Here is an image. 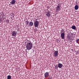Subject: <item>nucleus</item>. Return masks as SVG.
Segmentation results:
<instances>
[{"label": "nucleus", "mask_w": 79, "mask_h": 79, "mask_svg": "<svg viewBox=\"0 0 79 79\" xmlns=\"http://www.w3.org/2000/svg\"><path fill=\"white\" fill-rule=\"evenodd\" d=\"M32 44L31 42H30V43H28L26 45L27 49L30 50L32 48Z\"/></svg>", "instance_id": "nucleus-1"}, {"label": "nucleus", "mask_w": 79, "mask_h": 79, "mask_svg": "<svg viewBox=\"0 0 79 79\" xmlns=\"http://www.w3.org/2000/svg\"><path fill=\"white\" fill-rule=\"evenodd\" d=\"M34 25L35 28L37 27L39 25V22L37 20H35V21L34 22ZM36 30H38L37 29H36V28H35Z\"/></svg>", "instance_id": "nucleus-2"}, {"label": "nucleus", "mask_w": 79, "mask_h": 79, "mask_svg": "<svg viewBox=\"0 0 79 79\" xmlns=\"http://www.w3.org/2000/svg\"><path fill=\"white\" fill-rule=\"evenodd\" d=\"M46 15L47 17L49 18L51 16V12H50L49 10H48V11L46 12Z\"/></svg>", "instance_id": "nucleus-3"}, {"label": "nucleus", "mask_w": 79, "mask_h": 79, "mask_svg": "<svg viewBox=\"0 0 79 79\" xmlns=\"http://www.w3.org/2000/svg\"><path fill=\"white\" fill-rule=\"evenodd\" d=\"M60 6H61L60 4H58V5L57 6V7L56 8V11L57 12V11H60Z\"/></svg>", "instance_id": "nucleus-4"}, {"label": "nucleus", "mask_w": 79, "mask_h": 79, "mask_svg": "<svg viewBox=\"0 0 79 79\" xmlns=\"http://www.w3.org/2000/svg\"><path fill=\"white\" fill-rule=\"evenodd\" d=\"M17 34V32L16 31H12L11 33V35L14 37H15L16 36Z\"/></svg>", "instance_id": "nucleus-5"}, {"label": "nucleus", "mask_w": 79, "mask_h": 79, "mask_svg": "<svg viewBox=\"0 0 79 79\" xmlns=\"http://www.w3.org/2000/svg\"><path fill=\"white\" fill-rule=\"evenodd\" d=\"M54 56L55 57L58 56V51H55L54 52Z\"/></svg>", "instance_id": "nucleus-6"}, {"label": "nucleus", "mask_w": 79, "mask_h": 79, "mask_svg": "<svg viewBox=\"0 0 79 79\" xmlns=\"http://www.w3.org/2000/svg\"><path fill=\"white\" fill-rule=\"evenodd\" d=\"M44 77L46 78L48 77L49 76V73L48 72H46L44 74Z\"/></svg>", "instance_id": "nucleus-7"}, {"label": "nucleus", "mask_w": 79, "mask_h": 79, "mask_svg": "<svg viewBox=\"0 0 79 79\" xmlns=\"http://www.w3.org/2000/svg\"><path fill=\"white\" fill-rule=\"evenodd\" d=\"M61 36L62 39H64V33L61 34Z\"/></svg>", "instance_id": "nucleus-8"}, {"label": "nucleus", "mask_w": 79, "mask_h": 79, "mask_svg": "<svg viewBox=\"0 0 79 79\" xmlns=\"http://www.w3.org/2000/svg\"><path fill=\"white\" fill-rule=\"evenodd\" d=\"M10 3L11 5H14L16 3V1L15 0H12Z\"/></svg>", "instance_id": "nucleus-9"}, {"label": "nucleus", "mask_w": 79, "mask_h": 79, "mask_svg": "<svg viewBox=\"0 0 79 79\" xmlns=\"http://www.w3.org/2000/svg\"><path fill=\"white\" fill-rule=\"evenodd\" d=\"M58 67L59 68H61L63 66V65L61 63H59L58 64Z\"/></svg>", "instance_id": "nucleus-10"}, {"label": "nucleus", "mask_w": 79, "mask_h": 79, "mask_svg": "<svg viewBox=\"0 0 79 79\" xmlns=\"http://www.w3.org/2000/svg\"><path fill=\"white\" fill-rule=\"evenodd\" d=\"M75 10H77L79 9V6H77V5H76L74 7Z\"/></svg>", "instance_id": "nucleus-11"}, {"label": "nucleus", "mask_w": 79, "mask_h": 79, "mask_svg": "<svg viewBox=\"0 0 79 79\" xmlns=\"http://www.w3.org/2000/svg\"><path fill=\"white\" fill-rule=\"evenodd\" d=\"M71 28L74 30H76V27L75 26L73 25L71 27Z\"/></svg>", "instance_id": "nucleus-12"}, {"label": "nucleus", "mask_w": 79, "mask_h": 79, "mask_svg": "<svg viewBox=\"0 0 79 79\" xmlns=\"http://www.w3.org/2000/svg\"><path fill=\"white\" fill-rule=\"evenodd\" d=\"M34 23H33V22H30L29 24L30 26H33V24Z\"/></svg>", "instance_id": "nucleus-13"}, {"label": "nucleus", "mask_w": 79, "mask_h": 79, "mask_svg": "<svg viewBox=\"0 0 79 79\" xmlns=\"http://www.w3.org/2000/svg\"><path fill=\"white\" fill-rule=\"evenodd\" d=\"M7 79H11V76L10 75H8L7 76Z\"/></svg>", "instance_id": "nucleus-14"}, {"label": "nucleus", "mask_w": 79, "mask_h": 79, "mask_svg": "<svg viewBox=\"0 0 79 79\" xmlns=\"http://www.w3.org/2000/svg\"><path fill=\"white\" fill-rule=\"evenodd\" d=\"M26 24L27 25H29V22H28V20L26 21Z\"/></svg>", "instance_id": "nucleus-15"}, {"label": "nucleus", "mask_w": 79, "mask_h": 79, "mask_svg": "<svg viewBox=\"0 0 79 79\" xmlns=\"http://www.w3.org/2000/svg\"><path fill=\"white\" fill-rule=\"evenodd\" d=\"M9 21H10V20H6V22H7L8 24H9V23H10V22Z\"/></svg>", "instance_id": "nucleus-16"}, {"label": "nucleus", "mask_w": 79, "mask_h": 79, "mask_svg": "<svg viewBox=\"0 0 79 79\" xmlns=\"http://www.w3.org/2000/svg\"><path fill=\"white\" fill-rule=\"evenodd\" d=\"M55 68L56 69H58V66L56 65L55 66Z\"/></svg>", "instance_id": "nucleus-17"}, {"label": "nucleus", "mask_w": 79, "mask_h": 79, "mask_svg": "<svg viewBox=\"0 0 79 79\" xmlns=\"http://www.w3.org/2000/svg\"><path fill=\"white\" fill-rule=\"evenodd\" d=\"M78 41H79V39H77L76 40V42L77 43H78Z\"/></svg>", "instance_id": "nucleus-18"}, {"label": "nucleus", "mask_w": 79, "mask_h": 79, "mask_svg": "<svg viewBox=\"0 0 79 79\" xmlns=\"http://www.w3.org/2000/svg\"><path fill=\"white\" fill-rule=\"evenodd\" d=\"M48 32H52V31H50V30H48Z\"/></svg>", "instance_id": "nucleus-19"}, {"label": "nucleus", "mask_w": 79, "mask_h": 79, "mask_svg": "<svg viewBox=\"0 0 79 79\" xmlns=\"http://www.w3.org/2000/svg\"><path fill=\"white\" fill-rule=\"evenodd\" d=\"M47 8L48 9H49V8H50V7L49 6H48Z\"/></svg>", "instance_id": "nucleus-20"}, {"label": "nucleus", "mask_w": 79, "mask_h": 79, "mask_svg": "<svg viewBox=\"0 0 79 79\" xmlns=\"http://www.w3.org/2000/svg\"><path fill=\"white\" fill-rule=\"evenodd\" d=\"M2 14H3H3H4L3 13V12H2Z\"/></svg>", "instance_id": "nucleus-21"}, {"label": "nucleus", "mask_w": 79, "mask_h": 79, "mask_svg": "<svg viewBox=\"0 0 79 79\" xmlns=\"http://www.w3.org/2000/svg\"><path fill=\"white\" fill-rule=\"evenodd\" d=\"M69 39H70V38H69Z\"/></svg>", "instance_id": "nucleus-22"}, {"label": "nucleus", "mask_w": 79, "mask_h": 79, "mask_svg": "<svg viewBox=\"0 0 79 79\" xmlns=\"http://www.w3.org/2000/svg\"><path fill=\"white\" fill-rule=\"evenodd\" d=\"M47 10H48V9H47Z\"/></svg>", "instance_id": "nucleus-23"}, {"label": "nucleus", "mask_w": 79, "mask_h": 79, "mask_svg": "<svg viewBox=\"0 0 79 79\" xmlns=\"http://www.w3.org/2000/svg\"><path fill=\"white\" fill-rule=\"evenodd\" d=\"M62 30H63V29H62Z\"/></svg>", "instance_id": "nucleus-24"}]
</instances>
